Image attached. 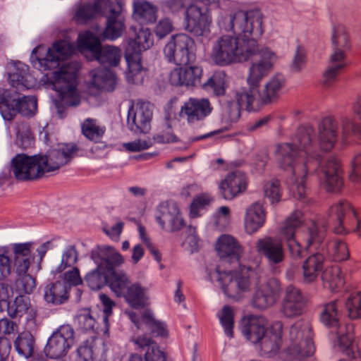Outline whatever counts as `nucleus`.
Returning <instances> with one entry per match:
<instances>
[{
  "label": "nucleus",
  "mask_w": 361,
  "mask_h": 361,
  "mask_svg": "<svg viewBox=\"0 0 361 361\" xmlns=\"http://www.w3.org/2000/svg\"><path fill=\"white\" fill-rule=\"evenodd\" d=\"M265 209L259 202L252 204L246 210L245 228L248 234H252L262 228L265 222Z\"/></svg>",
  "instance_id": "nucleus-38"
},
{
  "label": "nucleus",
  "mask_w": 361,
  "mask_h": 361,
  "mask_svg": "<svg viewBox=\"0 0 361 361\" xmlns=\"http://www.w3.org/2000/svg\"><path fill=\"white\" fill-rule=\"evenodd\" d=\"M80 67L77 61H69L63 63L59 70L47 75L48 81L60 97V101L56 104L60 118L66 116L65 106H76L80 102L76 89Z\"/></svg>",
  "instance_id": "nucleus-5"
},
{
  "label": "nucleus",
  "mask_w": 361,
  "mask_h": 361,
  "mask_svg": "<svg viewBox=\"0 0 361 361\" xmlns=\"http://www.w3.org/2000/svg\"><path fill=\"white\" fill-rule=\"evenodd\" d=\"M62 283H66L68 288L72 286H78L82 283V279L78 268L73 267L63 274Z\"/></svg>",
  "instance_id": "nucleus-60"
},
{
  "label": "nucleus",
  "mask_w": 361,
  "mask_h": 361,
  "mask_svg": "<svg viewBox=\"0 0 361 361\" xmlns=\"http://www.w3.org/2000/svg\"><path fill=\"white\" fill-rule=\"evenodd\" d=\"M213 107L207 98L190 97L180 109V116H185L188 123L204 121L212 112Z\"/></svg>",
  "instance_id": "nucleus-23"
},
{
  "label": "nucleus",
  "mask_w": 361,
  "mask_h": 361,
  "mask_svg": "<svg viewBox=\"0 0 361 361\" xmlns=\"http://www.w3.org/2000/svg\"><path fill=\"white\" fill-rule=\"evenodd\" d=\"M135 38L130 39L126 48L125 58L128 71L126 80L128 83L142 84L145 71L141 64L140 53L149 49L154 44V36L151 30L143 26L135 27Z\"/></svg>",
  "instance_id": "nucleus-7"
},
{
  "label": "nucleus",
  "mask_w": 361,
  "mask_h": 361,
  "mask_svg": "<svg viewBox=\"0 0 361 361\" xmlns=\"http://www.w3.org/2000/svg\"><path fill=\"white\" fill-rule=\"evenodd\" d=\"M161 6L173 13L185 8V29L195 36L209 32L212 18L207 7L192 4L189 0H164Z\"/></svg>",
  "instance_id": "nucleus-9"
},
{
  "label": "nucleus",
  "mask_w": 361,
  "mask_h": 361,
  "mask_svg": "<svg viewBox=\"0 0 361 361\" xmlns=\"http://www.w3.org/2000/svg\"><path fill=\"white\" fill-rule=\"evenodd\" d=\"M262 14L259 10L239 11L219 20V25L235 36L225 35L212 45L211 59L221 66L246 61L258 51L257 39L264 30Z\"/></svg>",
  "instance_id": "nucleus-2"
},
{
  "label": "nucleus",
  "mask_w": 361,
  "mask_h": 361,
  "mask_svg": "<svg viewBox=\"0 0 361 361\" xmlns=\"http://www.w3.org/2000/svg\"><path fill=\"white\" fill-rule=\"evenodd\" d=\"M68 286L66 283L61 281H56L47 285L44 288V298L47 303L53 305H61L68 298Z\"/></svg>",
  "instance_id": "nucleus-42"
},
{
  "label": "nucleus",
  "mask_w": 361,
  "mask_h": 361,
  "mask_svg": "<svg viewBox=\"0 0 361 361\" xmlns=\"http://www.w3.org/2000/svg\"><path fill=\"white\" fill-rule=\"evenodd\" d=\"M9 82L18 90L30 89L35 86L36 79L29 73L28 66L18 62L9 73Z\"/></svg>",
  "instance_id": "nucleus-37"
},
{
  "label": "nucleus",
  "mask_w": 361,
  "mask_h": 361,
  "mask_svg": "<svg viewBox=\"0 0 361 361\" xmlns=\"http://www.w3.org/2000/svg\"><path fill=\"white\" fill-rule=\"evenodd\" d=\"M173 30L172 22L169 18L161 19L155 27V33L159 39L165 37Z\"/></svg>",
  "instance_id": "nucleus-63"
},
{
  "label": "nucleus",
  "mask_w": 361,
  "mask_h": 361,
  "mask_svg": "<svg viewBox=\"0 0 361 361\" xmlns=\"http://www.w3.org/2000/svg\"><path fill=\"white\" fill-rule=\"evenodd\" d=\"M316 252L308 257L302 264L303 280L306 283L313 282L323 270L324 262L326 259L324 247L314 249Z\"/></svg>",
  "instance_id": "nucleus-36"
},
{
  "label": "nucleus",
  "mask_w": 361,
  "mask_h": 361,
  "mask_svg": "<svg viewBox=\"0 0 361 361\" xmlns=\"http://www.w3.org/2000/svg\"><path fill=\"white\" fill-rule=\"evenodd\" d=\"M75 51L74 46L66 40H59L51 47L46 49L43 46L35 48L30 55V61L35 68L41 71L52 70L60 66L63 61Z\"/></svg>",
  "instance_id": "nucleus-11"
},
{
  "label": "nucleus",
  "mask_w": 361,
  "mask_h": 361,
  "mask_svg": "<svg viewBox=\"0 0 361 361\" xmlns=\"http://www.w3.org/2000/svg\"><path fill=\"white\" fill-rule=\"evenodd\" d=\"M226 77L224 71H216L203 84L202 87L215 96L224 95L226 92Z\"/></svg>",
  "instance_id": "nucleus-47"
},
{
  "label": "nucleus",
  "mask_w": 361,
  "mask_h": 361,
  "mask_svg": "<svg viewBox=\"0 0 361 361\" xmlns=\"http://www.w3.org/2000/svg\"><path fill=\"white\" fill-rule=\"evenodd\" d=\"M196 46L192 38L186 34L171 37L164 48L165 58L178 66H186L195 59Z\"/></svg>",
  "instance_id": "nucleus-14"
},
{
  "label": "nucleus",
  "mask_w": 361,
  "mask_h": 361,
  "mask_svg": "<svg viewBox=\"0 0 361 361\" xmlns=\"http://www.w3.org/2000/svg\"><path fill=\"white\" fill-rule=\"evenodd\" d=\"M241 331L249 341L257 344L269 331L267 330L266 320L263 317L250 315L243 319Z\"/></svg>",
  "instance_id": "nucleus-34"
},
{
  "label": "nucleus",
  "mask_w": 361,
  "mask_h": 361,
  "mask_svg": "<svg viewBox=\"0 0 361 361\" xmlns=\"http://www.w3.org/2000/svg\"><path fill=\"white\" fill-rule=\"evenodd\" d=\"M328 229L332 230V224L329 223L328 216L312 220L302 232L305 250L322 248L324 245L326 257H329L336 262L348 259L350 252L345 243L341 240L324 242Z\"/></svg>",
  "instance_id": "nucleus-6"
},
{
  "label": "nucleus",
  "mask_w": 361,
  "mask_h": 361,
  "mask_svg": "<svg viewBox=\"0 0 361 361\" xmlns=\"http://www.w3.org/2000/svg\"><path fill=\"white\" fill-rule=\"evenodd\" d=\"M130 319L138 329L145 330L152 336L165 338L168 336L166 324L154 319L149 310L145 311L140 317L135 313H130Z\"/></svg>",
  "instance_id": "nucleus-30"
},
{
  "label": "nucleus",
  "mask_w": 361,
  "mask_h": 361,
  "mask_svg": "<svg viewBox=\"0 0 361 361\" xmlns=\"http://www.w3.org/2000/svg\"><path fill=\"white\" fill-rule=\"evenodd\" d=\"M304 220L303 214L295 210L286 219L281 229V235L286 241L290 257L293 259L302 257L305 252L302 245L295 238V231Z\"/></svg>",
  "instance_id": "nucleus-19"
},
{
  "label": "nucleus",
  "mask_w": 361,
  "mask_h": 361,
  "mask_svg": "<svg viewBox=\"0 0 361 361\" xmlns=\"http://www.w3.org/2000/svg\"><path fill=\"white\" fill-rule=\"evenodd\" d=\"M323 286L331 292L338 291L345 283V281L338 266L326 268L322 274Z\"/></svg>",
  "instance_id": "nucleus-44"
},
{
  "label": "nucleus",
  "mask_w": 361,
  "mask_h": 361,
  "mask_svg": "<svg viewBox=\"0 0 361 361\" xmlns=\"http://www.w3.org/2000/svg\"><path fill=\"white\" fill-rule=\"evenodd\" d=\"M16 145L23 149L32 147L35 142L33 134L27 123H19L16 126Z\"/></svg>",
  "instance_id": "nucleus-52"
},
{
  "label": "nucleus",
  "mask_w": 361,
  "mask_h": 361,
  "mask_svg": "<svg viewBox=\"0 0 361 361\" xmlns=\"http://www.w3.org/2000/svg\"><path fill=\"white\" fill-rule=\"evenodd\" d=\"M133 17L140 24L153 23L157 20V9L147 1H138L134 3Z\"/></svg>",
  "instance_id": "nucleus-43"
},
{
  "label": "nucleus",
  "mask_w": 361,
  "mask_h": 361,
  "mask_svg": "<svg viewBox=\"0 0 361 361\" xmlns=\"http://www.w3.org/2000/svg\"><path fill=\"white\" fill-rule=\"evenodd\" d=\"M152 145V142L149 140H136L123 145L126 150L129 152H140L147 149Z\"/></svg>",
  "instance_id": "nucleus-62"
},
{
  "label": "nucleus",
  "mask_w": 361,
  "mask_h": 361,
  "mask_svg": "<svg viewBox=\"0 0 361 361\" xmlns=\"http://www.w3.org/2000/svg\"><path fill=\"white\" fill-rule=\"evenodd\" d=\"M316 140L314 128L300 126L290 142L279 143L275 150L279 167L290 176L286 183L295 199L305 196V180L307 174L316 173L321 186L326 191L339 192L343 185L341 161L334 156L321 161L319 149L330 151L338 137V123L334 117L327 116L318 123Z\"/></svg>",
  "instance_id": "nucleus-1"
},
{
  "label": "nucleus",
  "mask_w": 361,
  "mask_h": 361,
  "mask_svg": "<svg viewBox=\"0 0 361 361\" xmlns=\"http://www.w3.org/2000/svg\"><path fill=\"white\" fill-rule=\"evenodd\" d=\"M331 47L333 52L323 74V85L326 87H331L337 81L338 76L348 65L346 52L350 50V43L348 35L343 25L338 24L333 26Z\"/></svg>",
  "instance_id": "nucleus-8"
},
{
  "label": "nucleus",
  "mask_w": 361,
  "mask_h": 361,
  "mask_svg": "<svg viewBox=\"0 0 361 361\" xmlns=\"http://www.w3.org/2000/svg\"><path fill=\"white\" fill-rule=\"evenodd\" d=\"M339 121L344 139L355 136L361 140V96L353 104L351 112L341 114Z\"/></svg>",
  "instance_id": "nucleus-28"
},
{
  "label": "nucleus",
  "mask_w": 361,
  "mask_h": 361,
  "mask_svg": "<svg viewBox=\"0 0 361 361\" xmlns=\"http://www.w3.org/2000/svg\"><path fill=\"white\" fill-rule=\"evenodd\" d=\"M73 329L69 325H63L48 339L44 348L47 357L59 359L64 357L73 344Z\"/></svg>",
  "instance_id": "nucleus-18"
},
{
  "label": "nucleus",
  "mask_w": 361,
  "mask_h": 361,
  "mask_svg": "<svg viewBox=\"0 0 361 361\" xmlns=\"http://www.w3.org/2000/svg\"><path fill=\"white\" fill-rule=\"evenodd\" d=\"M124 0H94L92 3V19L95 14L105 16L106 26L98 32V26L92 23V61L108 67L119 65L122 51L114 45H103L104 41H115L126 30Z\"/></svg>",
  "instance_id": "nucleus-4"
},
{
  "label": "nucleus",
  "mask_w": 361,
  "mask_h": 361,
  "mask_svg": "<svg viewBox=\"0 0 361 361\" xmlns=\"http://www.w3.org/2000/svg\"><path fill=\"white\" fill-rule=\"evenodd\" d=\"M45 161L40 154L33 156L18 154L11 160L10 173L19 181L38 180L45 173L43 167Z\"/></svg>",
  "instance_id": "nucleus-15"
},
{
  "label": "nucleus",
  "mask_w": 361,
  "mask_h": 361,
  "mask_svg": "<svg viewBox=\"0 0 361 361\" xmlns=\"http://www.w3.org/2000/svg\"><path fill=\"white\" fill-rule=\"evenodd\" d=\"M99 306L103 312L104 328L101 330L103 335L109 337V318L113 314V307L116 306V302L106 294L100 293L98 295Z\"/></svg>",
  "instance_id": "nucleus-49"
},
{
  "label": "nucleus",
  "mask_w": 361,
  "mask_h": 361,
  "mask_svg": "<svg viewBox=\"0 0 361 361\" xmlns=\"http://www.w3.org/2000/svg\"><path fill=\"white\" fill-rule=\"evenodd\" d=\"M126 302L135 309L143 308L147 303L146 289L139 283H130L126 293L123 295Z\"/></svg>",
  "instance_id": "nucleus-45"
},
{
  "label": "nucleus",
  "mask_w": 361,
  "mask_h": 361,
  "mask_svg": "<svg viewBox=\"0 0 361 361\" xmlns=\"http://www.w3.org/2000/svg\"><path fill=\"white\" fill-rule=\"evenodd\" d=\"M259 60L252 63L247 78V87H243L247 92L255 97H259V84L271 70L276 56L268 48L262 49L258 52Z\"/></svg>",
  "instance_id": "nucleus-17"
},
{
  "label": "nucleus",
  "mask_w": 361,
  "mask_h": 361,
  "mask_svg": "<svg viewBox=\"0 0 361 361\" xmlns=\"http://www.w3.org/2000/svg\"><path fill=\"white\" fill-rule=\"evenodd\" d=\"M156 221L166 232L178 231L185 225L178 204L171 200L162 202L158 205Z\"/></svg>",
  "instance_id": "nucleus-20"
},
{
  "label": "nucleus",
  "mask_w": 361,
  "mask_h": 361,
  "mask_svg": "<svg viewBox=\"0 0 361 361\" xmlns=\"http://www.w3.org/2000/svg\"><path fill=\"white\" fill-rule=\"evenodd\" d=\"M78 150L75 144L68 143L59 145L48 154H40V157L46 160L43 164L45 173L56 171L69 163Z\"/></svg>",
  "instance_id": "nucleus-22"
},
{
  "label": "nucleus",
  "mask_w": 361,
  "mask_h": 361,
  "mask_svg": "<svg viewBox=\"0 0 361 361\" xmlns=\"http://www.w3.org/2000/svg\"><path fill=\"white\" fill-rule=\"evenodd\" d=\"M343 302L334 300L324 304L319 312V322L331 332L339 329L343 325L341 323Z\"/></svg>",
  "instance_id": "nucleus-32"
},
{
  "label": "nucleus",
  "mask_w": 361,
  "mask_h": 361,
  "mask_svg": "<svg viewBox=\"0 0 361 361\" xmlns=\"http://www.w3.org/2000/svg\"><path fill=\"white\" fill-rule=\"evenodd\" d=\"M217 317L225 334L232 338L234 327V312L232 307L229 305H224L221 310L217 313Z\"/></svg>",
  "instance_id": "nucleus-53"
},
{
  "label": "nucleus",
  "mask_w": 361,
  "mask_h": 361,
  "mask_svg": "<svg viewBox=\"0 0 361 361\" xmlns=\"http://www.w3.org/2000/svg\"><path fill=\"white\" fill-rule=\"evenodd\" d=\"M327 216L335 233L346 234L353 231L361 236V216L348 201L340 200L331 205Z\"/></svg>",
  "instance_id": "nucleus-12"
},
{
  "label": "nucleus",
  "mask_w": 361,
  "mask_h": 361,
  "mask_svg": "<svg viewBox=\"0 0 361 361\" xmlns=\"http://www.w3.org/2000/svg\"><path fill=\"white\" fill-rule=\"evenodd\" d=\"M6 308L8 315L13 318L27 314L28 320H35L37 314V308L31 305L29 298L23 295H18L13 302H8Z\"/></svg>",
  "instance_id": "nucleus-40"
},
{
  "label": "nucleus",
  "mask_w": 361,
  "mask_h": 361,
  "mask_svg": "<svg viewBox=\"0 0 361 361\" xmlns=\"http://www.w3.org/2000/svg\"><path fill=\"white\" fill-rule=\"evenodd\" d=\"M78 328L82 331L90 330V309L80 310L75 319Z\"/></svg>",
  "instance_id": "nucleus-58"
},
{
  "label": "nucleus",
  "mask_w": 361,
  "mask_h": 361,
  "mask_svg": "<svg viewBox=\"0 0 361 361\" xmlns=\"http://www.w3.org/2000/svg\"><path fill=\"white\" fill-rule=\"evenodd\" d=\"M284 82V77L281 74H277L272 77L266 84L263 95L259 94V97L257 98V102L259 100L264 104L271 102L278 97Z\"/></svg>",
  "instance_id": "nucleus-46"
},
{
  "label": "nucleus",
  "mask_w": 361,
  "mask_h": 361,
  "mask_svg": "<svg viewBox=\"0 0 361 361\" xmlns=\"http://www.w3.org/2000/svg\"><path fill=\"white\" fill-rule=\"evenodd\" d=\"M306 299L301 290L288 286L281 302V312L286 317H295L302 314Z\"/></svg>",
  "instance_id": "nucleus-27"
},
{
  "label": "nucleus",
  "mask_w": 361,
  "mask_h": 361,
  "mask_svg": "<svg viewBox=\"0 0 361 361\" xmlns=\"http://www.w3.org/2000/svg\"><path fill=\"white\" fill-rule=\"evenodd\" d=\"M247 188V178L240 171L228 173L219 185L221 196L225 200H231L243 192Z\"/></svg>",
  "instance_id": "nucleus-31"
},
{
  "label": "nucleus",
  "mask_w": 361,
  "mask_h": 361,
  "mask_svg": "<svg viewBox=\"0 0 361 361\" xmlns=\"http://www.w3.org/2000/svg\"><path fill=\"white\" fill-rule=\"evenodd\" d=\"M255 247L257 252L264 257L270 265L281 264L285 259L283 245L280 239L265 236L257 240Z\"/></svg>",
  "instance_id": "nucleus-24"
},
{
  "label": "nucleus",
  "mask_w": 361,
  "mask_h": 361,
  "mask_svg": "<svg viewBox=\"0 0 361 361\" xmlns=\"http://www.w3.org/2000/svg\"><path fill=\"white\" fill-rule=\"evenodd\" d=\"M216 250L220 264L208 272L212 281H216L223 293L230 298L238 300L251 288V277L255 271L243 265L240 259L243 249L232 235H221L216 242Z\"/></svg>",
  "instance_id": "nucleus-3"
},
{
  "label": "nucleus",
  "mask_w": 361,
  "mask_h": 361,
  "mask_svg": "<svg viewBox=\"0 0 361 361\" xmlns=\"http://www.w3.org/2000/svg\"><path fill=\"white\" fill-rule=\"evenodd\" d=\"M280 286L274 279H269L255 290L251 300L252 307L264 310L273 305L279 294Z\"/></svg>",
  "instance_id": "nucleus-26"
},
{
  "label": "nucleus",
  "mask_w": 361,
  "mask_h": 361,
  "mask_svg": "<svg viewBox=\"0 0 361 361\" xmlns=\"http://www.w3.org/2000/svg\"><path fill=\"white\" fill-rule=\"evenodd\" d=\"M106 130L104 125L92 118V153L106 147V142L102 140Z\"/></svg>",
  "instance_id": "nucleus-51"
},
{
  "label": "nucleus",
  "mask_w": 361,
  "mask_h": 361,
  "mask_svg": "<svg viewBox=\"0 0 361 361\" xmlns=\"http://www.w3.org/2000/svg\"><path fill=\"white\" fill-rule=\"evenodd\" d=\"M350 178L353 182L361 183V152L357 154L351 161Z\"/></svg>",
  "instance_id": "nucleus-61"
},
{
  "label": "nucleus",
  "mask_w": 361,
  "mask_h": 361,
  "mask_svg": "<svg viewBox=\"0 0 361 361\" xmlns=\"http://www.w3.org/2000/svg\"><path fill=\"white\" fill-rule=\"evenodd\" d=\"M282 329L281 322H275L271 330L259 341L262 355L267 357L276 355L281 344Z\"/></svg>",
  "instance_id": "nucleus-35"
},
{
  "label": "nucleus",
  "mask_w": 361,
  "mask_h": 361,
  "mask_svg": "<svg viewBox=\"0 0 361 361\" xmlns=\"http://www.w3.org/2000/svg\"><path fill=\"white\" fill-rule=\"evenodd\" d=\"M116 77L115 73L109 68H102L93 72L92 70V88L112 92L115 89Z\"/></svg>",
  "instance_id": "nucleus-41"
},
{
  "label": "nucleus",
  "mask_w": 361,
  "mask_h": 361,
  "mask_svg": "<svg viewBox=\"0 0 361 361\" xmlns=\"http://www.w3.org/2000/svg\"><path fill=\"white\" fill-rule=\"evenodd\" d=\"M265 197L271 204L277 203L281 200L280 183L278 180L267 182L264 187Z\"/></svg>",
  "instance_id": "nucleus-57"
},
{
  "label": "nucleus",
  "mask_w": 361,
  "mask_h": 361,
  "mask_svg": "<svg viewBox=\"0 0 361 361\" xmlns=\"http://www.w3.org/2000/svg\"><path fill=\"white\" fill-rule=\"evenodd\" d=\"M124 224L121 221L116 223L110 228L104 226L102 230L113 241L118 242L123 231Z\"/></svg>",
  "instance_id": "nucleus-64"
},
{
  "label": "nucleus",
  "mask_w": 361,
  "mask_h": 361,
  "mask_svg": "<svg viewBox=\"0 0 361 361\" xmlns=\"http://www.w3.org/2000/svg\"><path fill=\"white\" fill-rule=\"evenodd\" d=\"M92 260L97 267L92 270V284L95 279L110 274L124 263L123 257L113 246L108 245H97L92 250Z\"/></svg>",
  "instance_id": "nucleus-16"
},
{
  "label": "nucleus",
  "mask_w": 361,
  "mask_h": 361,
  "mask_svg": "<svg viewBox=\"0 0 361 361\" xmlns=\"http://www.w3.org/2000/svg\"><path fill=\"white\" fill-rule=\"evenodd\" d=\"M78 259V253L74 246H68L63 252L61 264L56 269L54 274H59L66 268L72 267Z\"/></svg>",
  "instance_id": "nucleus-56"
},
{
  "label": "nucleus",
  "mask_w": 361,
  "mask_h": 361,
  "mask_svg": "<svg viewBox=\"0 0 361 361\" xmlns=\"http://www.w3.org/2000/svg\"><path fill=\"white\" fill-rule=\"evenodd\" d=\"M37 110V99L34 96L16 97L9 90L0 91V113L5 120H12L16 113L33 116Z\"/></svg>",
  "instance_id": "nucleus-13"
},
{
  "label": "nucleus",
  "mask_w": 361,
  "mask_h": 361,
  "mask_svg": "<svg viewBox=\"0 0 361 361\" xmlns=\"http://www.w3.org/2000/svg\"><path fill=\"white\" fill-rule=\"evenodd\" d=\"M211 200H212L206 195H200L195 197L190 205V216L192 218L199 216L200 210L209 205Z\"/></svg>",
  "instance_id": "nucleus-59"
},
{
  "label": "nucleus",
  "mask_w": 361,
  "mask_h": 361,
  "mask_svg": "<svg viewBox=\"0 0 361 361\" xmlns=\"http://www.w3.org/2000/svg\"><path fill=\"white\" fill-rule=\"evenodd\" d=\"M33 245L32 242L12 245L13 271L17 276L15 286L20 293L30 294L36 288V279L28 274L29 268L35 259L32 255Z\"/></svg>",
  "instance_id": "nucleus-10"
},
{
  "label": "nucleus",
  "mask_w": 361,
  "mask_h": 361,
  "mask_svg": "<svg viewBox=\"0 0 361 361\" xmlns=\"http://www.w3.org/2000/svg\"><path fill=\"white\" fill-rule=\"evenodd\" d=\"M345 308L350 319H361V291L350 293L344 303Z\"/></svg>",
  "instance_id": "nucleus-50"
},
{
  "label": "nucleus",
  "mask_w": 361,
  "mask_h": 361,
  "mask_svg": "<svg viewBox=\"0 0 361 361\" xmlns=\"http://www.w3.org/2000/svg\"><path fill=\"white\" fill-rule=\"evenodd\" d=\"M13 271V253L5 247L0 249V281L7 279Z\"/></svg>",
  "instance_id": "nucleus-55"
},
{
  "label": "nucleus",
  "mask_w": 361,
  "mask_h": 361,
  "mask_svg": "<svg viewBox=\"0 0 361 361\" xmlns=\"http://www.w3.org/2000/svg\"><path fill=\"white\" fill-rule=\"evenodd\" d=\"M138 349L144 351L145 361H167L166 353L159 345L147 335L139 336L135 339Z\"/></svg>",
  "instance_id": "nucleus-39"
},
{
  "label": "nucleus",
  "mask_w": 361,
  "mask_h": 361,
  "mask_svg": "<svg viewBox=\"0 0 361 361\" xmlns=\"http://www.w3.org/2000/svg\"><path fill=\"white\" fill-rule=\"evenodd\" d=\"M331 334H335L336 339V345L341 350L345 353L347 355L353 353V336L347 330L345 326H343L339 329L334 330Z\"/></svg>",
  "instance_id": "nucleus-54"
},
{
  "label": "nucleus",
  "mask_w": 361,
  "mask_h": 361,
  "mask_svg": "<svg viewBox=\"0 0 361 361\" xmlns=\"http://www.w3.org/2000/svg\"><path fill=\"white\" fill-rule=\"evenodd\" d=\"M153 106L149 102L137 104L136 109L131 106L128 113L127 126L134 133H147L150 130Z\"/></svg>",
  "instance_id": "nucleus-21"
},
{
  "label": "nucleus",
  "mask_w": 361,
  "mask_h": 361,
  "mask_svg": "<svg viewBox=\"0 0 361 361\" xmlns=\"http://www.w3.org/2000/svg\"><path fill=\"white\" fill-rule=\"evenodd\" d=\"M202 69L197 66L174 68L170 73L169 82L173 86L193 87L200 82Z\"/></svg>",
  "instance_id": "nucleus-33"
},
{
  "label": "nucleus",
  "mask_w": 361,
  "mask_h": 361,
  "mask_svg": "<svg viewBox=\"0 0 361 361\" xmlns=\"http://www.w3.org/2000/svg\"><path fill=\"white\" fill-rule=\"evenodd\" d=\"M131 281L129 276L123 270H115L95 279L92 284V290H99L108 286L117 297H121L126 290Z\"/></svg>",
  "instance_id": "nucleus-25"
},
{
  "label": "nucleus",
  "mask_w": 361,
  "mask_h": 361,
  "mask_svg": "<svg viewBox=\"0 0 361 361\" xmlns=\"http://www.w3.org/2000/svg\"><path fill=\"white\" fill-rule=\"evenodd\" d=\"M235 101H228L226 104V113L231 122H236L240 117V112L245 109L247 111L255 110L254 104L257 97L250 94L245 89L240 88L235 92Z\"/></svg>",
  "instance_id": "nucleus-29"
},
{
  "label": "nucleus",
  "mask_w": 361,
  "mask_h": 361,
  "mask_svg": "<svg viewBox=\"0 0 361 361\" xmlns=\"http://www.w3.org/2000/svg\"><path fill=\"white\" fill-rule=\"evenodd\" d=\"M35 340L33 336L28 331L20 333L16 338L14 346L17 352L28 358L34 352Z\"/></svg>",
  "instance_id": "nucleus-48"
}]
</instances>
